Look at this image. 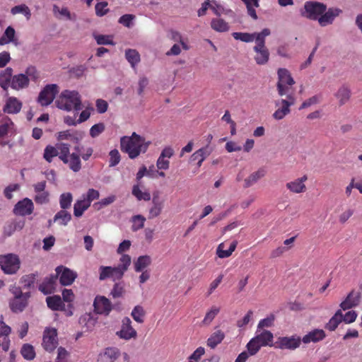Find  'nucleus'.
<instances>
[{
    "mask_svg": "<svg viewBox=\"0 0 362 362\" xmlns=\"http://www.w3.org/2000/svg\"><path fill=\"white\" fill-rule=\"evenodd\" d=\"M150 144L151 141H146L136 132H133L130 136H124L120 139L121 151L127 153L132 159L136 158L141 153H146Z\"/></svg>",
    "mask_w": 362,
    "mask_h": 362,
    "instance_id": "f257e3e1",
    "label": "nucleus"
},
{
    "mask_svg": "<svg viewBox=\"0 0 362 362\" xmlns=\"http://www.w3.org/2000/svg\"><path fill=\"white\" fill-rule=\"evenodd\" d=\"M56 106L66 112H78L82 109L81 96L76 90H65L55 101Z\"/></svg>",
    "mask_w": 362,
    "mask_h": 362,
    "instance_id": "f03ea898",
    "label": "nucleus"
},
{
    "mask_svg": "<svg viewBox=\"0 0 362 362\" xmlns=\"http://www.w3.org/2000/svg\"><path fill=\"white\" fill-rule=\"evenodd\" d=\"M277 77L276 90L279 95L284 97L285 95L294 94L293 86L296 82L290 71L285 68H279Z\"/></svg>",
    "mask_w": 362,
    "mask_h": 362,
    "instance_id": "7ed1b4c3",
    "label": "nucleus"
},
{
    "mask_svg": "<svg viewBox=\"0 0 362 362\" xmlns=\"http://www.w3.org/2000/svg\"><path fill=\"white\" fill-rule=\"evenodd\" d=\"M286 98L278 99L274 101L276 108L272 114V117L276 120L283 119L286 115L291 113V107L294 105L296 98L294 94L284 95Z\"/></svg>",
    "mask_w": 362,
    "mask_h": 362,
    "instance_id": "20e7f679",
    "label": "nucleus"
},
{
    "mask_svg": "<svg viewBox=\"0 0 362 362\" xmlns=\"http://www.w3.org/2000/svg\"><path fill=\"white\" fill-rule=\"evenodd\" d=\"M327 6L317 1H306L300 11L302 16L313 21H318L321 14L326 11Z\"/></svg>",
    "mask_w": 362,
    "mask_h": 362,
    "instance_id": "39448f33",
    "label": "nucleus"
},
{
    "mask_svg": "<svg viewBox=\"0 0 362 362\" xmlns=\"http://www.w3.org/2000/svg\"><path fill=\"white\" fill-rule=\"evenodd\" d=\"M21 261L18 255L9 253L0 255V267L6 274H14L20 269Z\"/></svg>",
    "mask_w": 362,
    "mask_h": 362,
    "instance_id": "423d86ee",
    "label": "nucleus"
},
{
    "mask_svg": "<svg viewBox=\"0 0 362 362\" xmlns=\"http://www.w3.org/2000/svg\"><path fill=\"white\" fill-rule=\"evenodd\" d=\"M58 86L56 84L47 85L40 93L37 101L42 106L51 104L58 93Z\"/></svg>",
    "mask_w": 362,
    "mask_h": 362,
    "instance_id": "0eeeda50",
    "label": "nucleus"
},
{
    "mask_svg": "<svg viewBox=\"0 0 362 362\" xmlns=\"http://www.w3.org/2000/svg\"><path fill=\"white\" fill-rule=\"evenodd\" d=\"M57 279L59 276V282L63 286L71 285L77 277V274L70 269L62 265L55 269Z\"/></svg>",
    "mask_w": 362,
    "mask_h": 362,
    "instance_id": "6e6552de",
    "label": "nucleus"
},
{
    "mask_svg": "<svg viewBox=\"0 0 362 362\" xmlns=\"http://www.w3.org/2000/svg\"><path fill=\"white\" fill-rule=\"evenodd\" d=\"M116 334L120 338L125 340L136 339L137 332L132 326V321L128 317H124L122 321L121 329L117 332Z\"/></svg>",
    "mask_w": 362,
    "mask_h": 362,
    "instance_id": "1a4fd4ad",
    "label": "nucleus"
},
{
    "mask_svg": "<svg viewBox=\"0 0 362 362\" xmlns=\"http://www.w3.org/2000/svg\"><path fill=\"white\" fill-rule=\"evenodd\" d=\"M95 311L100 315H108L112 310V305L105 296H97L93 302Z\"/></svg>",
    "mask_w": 362,
    "mask_h": 362,
    "instance_id": "9d476101",
    "label": "nucleus"
},
{
    "mask_svg": "<svg viewBox=\"0 0 362 362\" xmlns=\"http://www.w3.org/2000/svg\"><path fill=\"white\" fill-rule=\"evenodd\" d=\"M57 337V332L56 329H47L45 331L42 346L47 351L51 352L56 349L58 344Z\"/></svg>",
    "mask_w": 362,
    "mask_h": 362,
    "instance_id": "9b49d317",
    "label": "nucleus"
},
{
    "mask_svg": "<svg viewBox=\"0 0 362 362\" xmlns=\"http://www.w3.org/2000/svg\"><path fill=\"white\" fill-rule=\"evenodd\" d=\"M301 339L300 337H279L276 342V347L280 349L294 350L300 345Z\"/></svg>",
    "mask_w": 362,
    "mask_h": 362,
    "instance_id": "f8f14e48",
    "label": "nucleus"
},
{
    "mask_svg": "<svg viewBox=\"0 0 362 362\" xmlns=\"http://www.w3.org/2000/svg\"><path fill=\"white\" fill-rule=\"evenodd\" d=\"M342 11L340 8L332 7L326 9V11L321 14L317 22L322 27H325L333 23L334 19L338 17Z\"/></svg>",
    "mask_w": 362,
    "mask_h": 362,
    "instance_id": "ddd939ff",
    "label": "nucleus"
},
{
    "mask_svg": "<svg viewBox=\"0 0 362 362\" xmlns=\"http://www.w3.org/2000/svg\"><path fill=\"white\" fill-rule=\"evenodd\" d=\"M34 209V204L31 199L24 198L23 200L19 201L15 205L13 213L16 215L25 216L30 215L33 213Z\"/></svg>",
    "mask_w": 362,
    "mask_h": 362,
    "instance_id": "4468645a",
    "label": "nucleus"
},
{
    "mask_svg": "<svg viewBox=\"0 0 362 362\" xmlns=\"http://www.w3.org/2000/svg\"><path fill=\"white\" fill-rule=\"evenodd\" d=\"M361 299V293L354 290L351 291L346 296L344 300L340 303L342 310L351 309L359 305Z\"/></svg>",
    "mask_w": 362,
    "mask_h": 362,
    "instance_id": "2eb2a0df",
    "label": "nucleus"
},
{
    "mask_svg": "<svg viewBox=\"0 0 362 362\" xmlns=\"http://www.w3.org/2000/svg\"><path fill=\"white\" fill-rule=\"evenodd\" d=\"M213 149L209 145L201 148L192 153L189 158V163L197 161V168L202 166L203 161L211 154Z\"/></svg>",
    "mask_w": 362,
    "mask_h": 362,
    "instance_id": "dca6fc26",
    "label": "nucleus"
},
{
    "mask_svg": "<svg viewBox=\"0 0 362 362\" xmlns=\"http://www.w3.org/2000/svg\"><path fill=\"white\" fill-rule=\"evenodd\" d=\"M164 207V201L161 199L158 194H153L152 199V206L149 209L148 218L152 219L158 216Z\"/></svg>",
    "mask_w": 362,
    "mask_h": 362,
    "instance_id": "f3484780",
    "label": "nucleus"
},
{
    "mask_svg": "<svg viewBox=\"0 0 362 362\" xmlns=\"http://www.w3.org/2000/svg\"><path fill=\"white\" fill-rule=\"evenodd\" d=\"M57 282V276L55 275H50L45 277L39 286V290L45 295L51 294L54 292L55 286Z\"/></svg>",
    "mask_w": 362,
    "mask_h": 362,
    "instance_id": "a211bd4d",
    "label": "nucleus"
},
{
    "mask_svg": "<svg viewBox=\"0 0 362 362\" xmlns=\"http://www.w3.org/2000/svg\"><path fill=\"white\" fill-rule=\"evenodd\" d=\"M308 180L307 175H303V177L296 179L293 181L287 182L286 186V187L293 193H302L305 192L306 187L304 182Z\"/></svg>",
    "mask_w": 362,
    "mask_h": 362,
    "instance_id": "6ab92c4d",
    "label": "nucleus"
},
{
    "mask_svg": "<svg viewBox=\"0 0 362 362\" xmlns=\"http://www.w3.org/2000/svg\"><path fill=\"white\" fill-rule=\"evenodd\" d=\"M325 337L326 334L323 329H315L305 334L301 340L304 344L317 343L323 340Z\"/></svg>",
    "mask_w": 362,
    "mask_h": 362,
    "instance_id": "aec40b11",
    "label": "nucleus"
},
{
    "mask_svg": "<svg viewBox=\"0 0 362 362\" xmlns=\"http://www.w3.org/2000/svg\"><path fill=\"white\" fill-rule=\"evenodd\" d=\"M351 91L347 85L341 86L334 93V97L338 100L339 106H342L348 103L351 98Z\"/></svg>",
    "mask_w": 362,
    "mask_h": 362,
    "instance_id": "412c9836",
    "label": "nucleus"
},
{
    "mask_svg": "<svg viewBox=\"0 0 362 362\" xmlns=\"http://www.w3.org/2000/svg\"><path fill=\"white\" fill-rule=\"evenodd\" d=\"M29 78L25 74H19L13 76L11 88L19 90L27 88L29 86Z\"/></svg>",
    "mask_w": 362,
    "mask_h": 362,
    "instance_id": "4be33fe9",
    "label": "nucleus"
},
{
    "mask_svg": "<svg viewBox=\"0 0 362 362\" xmlns=\"http://www.w3.org/2000/svg\"><path fill=\"white\" fill-rule=\"evenodd\" d=\"M22 108V103L15 97H9L3 108L8 114H17Z\"/></svg>",
    "mask_w": 362,
    "mask_h": 362,
    "instance_id": "5701e85b",
    "label": "nucleus"
},
{
    "mask_svg": "<svg viewBox=\"0 0 362 362\" xmlns=\"http://www.w3.org/2000/svg\"><path fill=\"white\" fill-rule=\"evenodd\" d=\"M119 351L116 348H107L98 355V362H114L119 356Z\"/></svg>",
    "mask_w": 362,
    "mask_h": 362,
    "instance_id": "b1692460",
    "label": "nucleus"
},
{
    "mask_svg": "<svg viewBox=\"0 0 362 362\" xmlns=\"http://www.w3.org/2000/svg\"><path fill=\"white\" fill-rule=\"evenodd\" d=\"M30 294L20 298H13L9 303L11 310L14 313L22 312L28 305Z\"/></svg>",
    "mask_w": 362,
    "mask_h": 362,
    "instance_id": "393cba45",
    "label": "nucleus"
},
{
    "mask_svg": "<svg viewBox=\"0 0 362 362\" xmlns=\"http://www.w3.org/2000/svg\"><path fill=\"white\" fill-rule=\"evenodd\" d=\"M9 43H13L15 45H18V39L16 37V30L11 26L7 27L0 37V45L2 46Z\"/></svg>",
    "mask_w": 362,
    "mask_h": 362,
    "instance_id": "a878e982",
    "label": "nucleus"
},
{
    "mask_svg": "<svg viewBox=\"0 0 362 362\" xmlns=\"http://www.w3.org/2000/svg\"><path fill=\"white\" fill-rule=\"evenodd\" d=\"M13 70L11 67H7L0 72V86L7 90L11 86Z\"/></svg>",
    "mask_w": 362,
    "mask_h": 362,
    "instance_id": "bb28decb",
    "label": "nucleus"
},
{
    "mask_svg": "<svg viewBox=\"0 0 362 362\" xmlns=\"http://www.w3.org/2000/svg\"><path fill=\"white\" fill-rule=\"evenodd\" d=\"M260 346H271L270 343L272 342L274 336L273 334L269 330H264L259 334H257L253 337Z\"/></svg>",
    "mask_w": 362,
    "mask_h": 362,
    "instance_id": "cd10ccee",
    "label": "nucleus"
},
{
    "mask_svg": "<svg viewBox=\"0 0 362 362\" xmlns=\"http://www.w3.org/2000/svg\"><path fill=\"white\" fill-rule=\"evenodd\" d=\"M254 51L256 52L255 59L257 64L263 65L267 63L269 58V52L266 47H258L257 49H254Z\"/></svg>",
    "mask_w": 362,
    "mask_h": 362,
    "instance_id": "c85d7f7f",
    "label": "nucleus"
},
{
    "mask_svg": "<svg viewBox=\"0 0 362 362\" xmlns=\"http://www.w3.org/2000/svg\"><path fill=\"white\" fill-rule=\"evenodd\" d=\"M225 337V334L221 329H217L213 332L207 340V346L211 349H214L218 344L221 343Z\"/></svg>",
    "mask_w": 362,
    "mask_h": 362,
    "instance_id": "c756f323",
    "label": "nucleus"
},
{
    "mask_svg": "<svg viewBox=\"0 0 362 362\" xmlns=\"http://www.w3.org/2000/svg\"><path fill=\"white\" fill-rule=\"evenodd\" d=\"M151 264V258L148 255H142L134 262V270L136 272H143Z\"/></svg>",
    "mask_w": 362,
    "mask_h": 362,
    "instance_id": "7c9ffc66",
    "label": "nucleus"
},
{
    "mask_svg": "<svg viewBox=\"0 0 362 362\" xmlns=\"http://www.w3.org/2000/svg\"><path fill=\"white\" fill-rule=\"evenodd\" d=\"M343 314L341 310H338L325 325V328L329 331H334L340 322H342Z\"/></svg>",
    "mask_w": 362,
    "mask_h": 362,
    "instance_id": "2f4dec72",
    "label": "nucleus"
},
{
    "mask_svg": "<svg viewBox=\"0 0 362 362\" xmlns=\"http://www.w3.org/2000/svg\"><path fill=\"white\" fill-rule=\"evenodd\" d=\"M90 204L85 199L77 200L74 205V214L76 217H81Z\"/></svg>",
    "mask_w": 362,
    "mask_h": 362,
    "instance_id": "473e14b6",
    "label": "nucleus"
},
{
    "mask_svg": "<svg viewBox=\"0 0 362 362\" xmlns=\"http://www.w3.org/2000/svg\"><path fill=\"white\" fill-rule=\"evenodd\" d=\"M238 245L237 241H233L230 245L228 250H224V243H221L217 248V255L220 258H226L231 255L233 252L235 250Z\"/></svg>",
    "mask_w": 362,
    "mask_h": 362,
    "instance_id": "72a5a7b5",
    "label": "nucleus"
},
{
    "mask_svg": "<svg viewBox=\"0 0 362 362\" xmlns=\"http://www.w3.org/2000/svg\"><path fill=\"white\" fill-rule=\"evenodd\" d=\"M265 175V171L262 169L258 170L256 172L252 173L245 180L244 187L247 188L252 186L259 179L263 177Z\"/></svg>",
    "mask_w": 362,
    "mask_h": 362,
    "instance_id": "f704fd0d",
    "label": "nucleus"
},
{
    "mask_svg": "<svg viewBox=\"0 0 362 362\" xmlns=\"http://www.w3.org/2000/svg\"><path fill=\"white\" fill-rule=\"evenodd\" d=\"M47 306L52 310H62L63 302L59 296H49L46 298Z\"/></svg>",
    "mask_w": 362,
    "mask_h": 362,
    "instance_id": "c9c22d12",
    "label": "nucleus"
},
{
    "mask_svg": "<svg viewBox=\"0 0 362 362\" xmlns=\"http://www.w3.org/2000/svg\"><path fill=\"white\" fill-rule=\"evenodd\" d=\"M211 27L213 30L223 33L229 30V25L227 22L221 18H214L211 22Z\"/></svg>",
    "mask_w": 362,
    "mask_h": 362,
    "instance_id": "e433bc0d",
    "label": "nucleus"
},
{
    "mask_svg": "<svg viewBox=\"0 0 362 362\" xmlns=\"http://www.w3.org/2000/svg\"><path fill=\"white\" fill-rule=\"evenodd\" d=\"M125 57L133 68L140 62V54L136 49H127L125 51Z\"/></svg>",
    "mask_w": 362,
    "mask_h": 362,
    "instance_id": "4c0bfd02",
    "label": "nucleus"
},
{
    "mask_svg": "<svg viewBox=\"0 0 362 362\" xmlns=\"http://www.w3.org/2000/svg\"><path fill=\"white\" fill-rule=\"evenodd\" d=\"M71 214L63 209L55 214L53 221H59V225L66 226L67 223L71 221Z\"/></svg>",
    "mask_w": 362,
    "mask_h": 362,
    "instance_id": "58836bf2",
    "label": "nucleus"
},
{
    "mask_svg": "<svg viewBox=\"0 0 362 362\" xmlns=\"http://www.w3.org/2000/svg\"><path fill=\"white\" fill-rule=\"evenodd\" d=\"M259 0H243V2L247 7V14L254 20H257L258 18L255 8L259 6Z\"/></svg>",
    "mask_w": 362,
    "mask_h": 362,
    "instance_id": "ea45409f",
    "label": "nucleus"
},
{
    "mask_svg": "<svg viewBox=\"0 0 362 362\" xmlns=\"http://www.w3.org/2000/svg\"><path fill=\"white\" fill-rule=\"evenodd\" d=\"M71 170L74 172H78L81 168V163L78 153H73L69 157L67 163Z\"/></svg>",
    "mask_w": 362,
    "mask_h": 362,
    "instance_id": "a19ab883",
    "label": "nucleus"
},
{
    "mask_svg": "<svg viewBox=\"0 0 362 362\" xmlns=\"http://www.w3.org/2000/svg\"><path fill=\"white\" fill-rule=\"evenodd\" d=\"M59 151V158L64 163H67L69 161V157L71 155L69 153V145L66 144H60L57 146Z\"/></svg>",
    "mask_w": 362,
    "mask_h": 362,
    "instance_id": "79ce46f5",
    "label": "nucleus"
},
{
    "mask_svg": "<svg viewBox=\"0 0 362 362\" xmlns=\"http://www.w3.org/2000/svg\"><path fill=\"white\" fill-rule=\"evenodd\" d=\"M145 315L146 313L144 308L139 305H136L131 313V316L138 323L144 322Z\"/></svg>",
    "mask_w": 362,
    "mask_h": 362,
    "instance_id": "37998d69",
    "label": "nucleus"
},
{
    "mask_svg": "<svg viewBox=\"0 0 362 362\" xmlns=\"http://www.w3.org/2000/svg\"><path fill=\"white\" fill-rule=\"evenodd\" d=\"M146 218L142 215H134L131 218V222L132 223V230L136 232L144 226Z\"/></svg>",
    "mask_w": 362,
    "mask_h": 362,
    "instance_id": "c03bdc74",
    "label": "nucleus"
},
{
    "mask_svg": "<svg viewBox=\"0 0 362 362\" xmlns=\"http://www.w3.org/2000/svg\"><path fill=\"white\" fill-rule=\"evenodd\" d=\"M256 33H238L235 32L232 33V36L236 40H240L244 42H251L255 40Z\"/></svg>",
    "mask_w": 362,
    "mask_h": 362,
    "instance_id": "a18cd8bd",
    "label": "nucleus"
},
{
    "mask_svg": "<svg viewBox=\"0 0 362 362\" xmlns=\"http://www.w3.org/2000/svg\"><path fill=\"white\" fill-rule=\"evenodd\" d=\"M13 126V123L11 119L8 117H4L0 124V138L6 136L12 129Z\"/></svg>",
    "mask_w": 362,
    "mask_h": 362,
    "instance_id": "49530a36",
    "label": "nucleus"
},
{
    "mask_svg": "<svg viewBox=\"0 0 362 362\" xmlns=\"http://www.w3.org/2000/svg\"><path fill=\"white\" fill-rule=\"evenodd\" d=\"M11 13L13 15H16L18 13H22L23 14L28 20H29L31 17V12L30 8L28 6L25 4H21L18 6H13L11 10Z\"/></svg>",
    "mask_w": 362,
    "mask_h": 362,
    "instance_id": "de8ad7c7",
    "label": "nucleus"
},
{
    "mask_svg": "<svg viewBox=\"0 0 362 362\" xmlns=\"http://www.w3.org/2000/svg\"><path fill=\"white\" fill-rule=\"evenodd\" d=\"M21 354L26 360H33L35 356L34 347L29 344H25L22 346Z\"/></svg>",
    "mask_w": 362,
    "mask_h": 362,
    "instance_id": "09e8293b",
    "label": "nucleus"
},
{
    "mask_svg": "<svg viewBox=\"0 0 362 362\" xmlns=\"http://www.w3.org/2000/svg\"><path fill=\"white\" fill-rule=\"evenodd\" d=\"M73 200L72 194L70 192L63 193L60 195L59 204L62 209L65 210L71 206Z\"/></svg>",
    "mask_w": 362,
    "mask_h": 362,
    "instance_id": "8fccbe9b",
    "label": "nucleus"
},
{
    "mask_svg": "<svg viewBox=\"0 0 362 362\" xmlns=\"http://www.w3.org/2000/svg\"><path fill=\"white\" fill-rule=\"evenodd\" d=\"M59 151L57 147L48 145L44 150L43 158L49 163L52 162V158L58 156Z\"/></svg>",
    "mask_w": 362,
    "mask_h": 362,
    "instance_id": "3c124183",
    "label": "nucleus"
},
{
    "mask_svg": "<svg viewBox=\"0 0 362 362\" xmlns=\"http://www.w3.org/2000/svg\"><path fill=\"white\" fill-rule=\"evenodd\" d=\"M132 194L135 196L138 200L149 201L151 199L150 193L148 192H142L138 186H134Z\"/></svg>",
    "mask_w": 362,
    "mask_h": 362,
    "instance_id": "603ef678",
    "label": "nucleus"
},
{
    "mask_svg": "<svg viewBox=\"0 0 362 362\" xmlns=\"http://www.w3.org/2000/svg\"><path fill=\"white\" fill-rule=\"evenodd\" d=\"M220 311V308L216 306H212L211 308L206 313L203 323L205 325L210 324L215 317L218 315Z\"/></svg>",
    "mask_w": 362,
    "mask_h": 362,
    "instance_id": "864d4df0",
    "label": "nucleus"
},
{
    "mask_svg": "<svg viewBox=\"0 0 362 362\" xmlns=\"http://www.w3.org/2000/svg\"><path fill=\"white\" fill-rule=\"evenodd\" d=\"M105 126L104 123L100 122L93 125L90 129V135L93 138L98 136L105 131Z\"/></svg>",
    "mask_w": 362,
    "mask_h": 362,
    "instance_id": "5fc2aeb1",
    "label": "nucleus"
},
{
    "mask_svg": "<svg viewBox=\"0 0 362 362\" xmlns=\"http://www.w3.org/2000/svg\"><path fill=\"white\" fill-rule=\"evenodd\" d=\"M321 96L319 95H315L310 98L305 100L300 106L299 110L308 108L311 105L318 104L320 101Z\"/></svg>",
    "mask_w": 362,
    "mask_h": 362,
    "instance_id": "6e6d98bb",
    "label": "nucleus"
},
{
    "mask_svg": "<svg viewBox=\"0 0 362 362\" xmlns=\"http://www.w3.org/2000/svg\"><path fill=\"white\" fill-rule=\"evenodd\" d=\"M94 38L96 40L98 45H113L115 43L112 40V37L110 35H94Z\"/></svg>",
    "mask_w": 362,
    "mask_h": 362,
    "instance_id": "4d7b16f0",
    "label": "nucleus"
},
{
    "mask_svg": "<svg viewBox=\"0 0 362 362\" xmlns=\"http://www.w3.org/2000/svg\"><path fill=\"white\" fill-rule=\"evenodd\" d=\"M261 347L254 338L251 339L247 344V349L250 356L255 355Z\"/></svg>",
    "mask_w": 362,
    "mask_h": 362,
    "instance_id": "13d9d810",
    "label": "nucleus"
},
{
    "mask_svg": "<svg viewBox=\"0 0 362 362\" xmlns=\"http://www.w3.org/2000/svg\"><path fill=\"white\" fill-rule=\"evenodd\" d=\"M49 193L47 191L36 193L34 200L37 204H44L49 202Z\"/></svg>",
    "mask_w": 362,
    "mask_h": 362,
    "instance_id": "bf43d9fd",
    "label": "nucleus"
},
{
    "mask_svg": "<svg viewBox=\"0 0 362 362\" xmlns=\"http://www.w3.org/2000/svg\"><path fill=\"white\" fill-rule=\"evenodd\" d=\"M110 167H114L120 162V154L117 149L110 151Z\"/></svg>",
    "mask_w": 362,
    "mask_h": 362,
    "instance_id": "052dcab7",
    "label": "nucleus"
},
{
    "mask_svg": "<svg viewBox=\"0 0 362 362\" xmlns=\"http://www.w3.org/2000/svg\"><path fill=\"white\" fill-rule=\"evenodd\" d=\"M107 2L106 1H102L96 4L95 6L96 15L98 16H105L109 11V9L107 8Z\"/></svg>",
    "mask_w": 362,
    "mask_h": 362,
    "instance_id": "680f3d73",
    "label": "nucleus"
},
{
    "mask_svg": "<svg viewBox=\"0 0 362 362\" xmlns=\"http://www.w3.org/2000/svg\"><path fill=\"white\" fill-rule=\"evenodd\" d=\"M37 276V274H31L29 275H25L22 277L21 281L23 284V286L25 288H30L33 286L35 281L36 279V277Z\"/></svg>",
    "mask_w": 362,
    "mask_h": 362,
    "instance_id": "e2e57ef3",
    "label": "nucleus"
},
{
    "mask_svg": "<svg viewBox=\"0 0 362 362\" xmlns=\"http://www.w3.org/2000/svg\"><path fill=\"white\" fill-rule=\"evenodd\" d=\"M134 18L135 16L132 14H124L119 18L118 22L125 27L130 28Z\"/></svg>",
    "mask_w": 362,
    "mask_h": 362,
    "instance_id": "0e129e2a",
    "label": "nucleus"
},
{
    "mask_svg": "<svg viewBox=\"0 0 362 362\" xmlns=\"http://www.w3.org/2000/svg\"><path fill=\"white\" fill-rule=\"evenodd\" d=\"M111 278L113 279V281L119 280L121 279L124 274L125 272L124 270H122V268L117 267H111Z\"/></svg>",
    "mask_w": 362,
    "mask_h": 362,
    "instance_id": "69168bd1",
    "label": "nucleus"
},
{
    "mask_svg": "<svg viewBox=\"0 0 362 362\" xmlns=\"http://www.w3.org/2000/svg\"><path fill=\"white\" fill-rule=\"evenodd\" d=\"M95 106L97 112L99 114H103L107 112L108 109V103L103 99H98L95 101Z\"/></svg>",
    "mask_w": 362,
    "mask_h": 362,
    "instance_id": "338daca9",
    "label": "nucleus"
},
{
    "mask_svg": "<svg viewBox=\"0 0 362 362\" xmlns=\"http://www.w3.org/2000/svg\"><path fill=\"white\" fill-rule=\"evenodd\" d=\"M119 262L120 263L118 267L126 272L131 264V257L129 255H122L119 259Z\"/></svg>",
    "mask_w": 362,
    "mask_h": 362,
    "instance_id": "774afa93",
    "label": "nucleus"
}]
</instances>
